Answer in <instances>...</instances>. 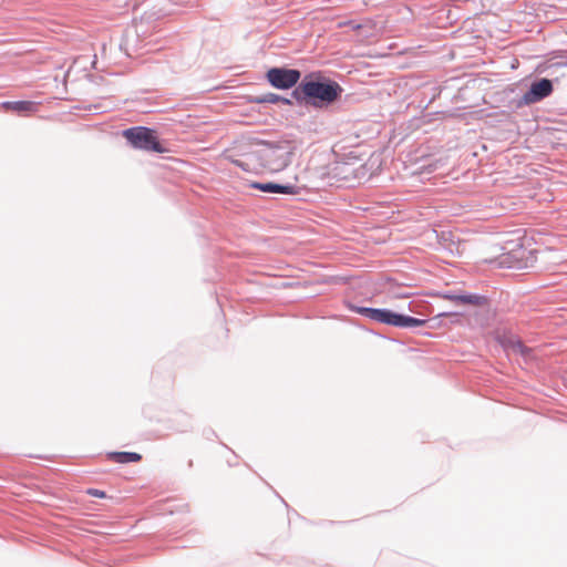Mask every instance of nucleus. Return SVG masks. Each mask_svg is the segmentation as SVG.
Returning a JSON list of instances; mask_svg holds the SVG:
<instances>
[{
	"mask_svg": "<svg viewBox=\"0 0 567 567\" xmlns=\"http://www.w3.org/2000/svg\"><path fill=\"white\" fill-rule=\"evenodd\" d=\"M297 146L291 141H281L276 144H262L255 148L249 142L237 141L223 151L220 156L244 172H256L259 168L271 173L284 171L292 159Z\"/></svg>",
	"mask_w": 567,
	"mask_h": 567,
	"instance_id": "nucleus-1",
	"label": "nucleus"
},
{
	"mask_svg": "<svg viewBox=\"0 0 567 567\" xmlns=\"http://www.w3.org/2000/svg\"><path fill=\"white\" fill-rule=\"evenodd\" d=\"M299 92L302 94V99L306 103L315 107H323L339 100L343 89L338 82L326 79L318 72L305 76L293 92L295 96H297Z\"/></svg>",
	"mask_w": 567,
	"mask_h": 567,
	"instance_id": "nucleus-2",
	"label": "nucleus"
},
{
	"mask_svg": "<svg viewBox=\"0 0 567 567\" xmlns=\"http://www.w3.org/2000/svg\"><path fill=\"white\" fill-rule=\"evenodd\" d=\"M357 311L374 321L394 327H422L427 322L423 319L398 315L385 309L358 308Z\"/></svg>",
	"mask_w": 567,
	"mask_h": 567,
	"instance_id": "nucleus-3",
	"label": "nucleus"
},
{
	"mask_svg": "<svg viewBox=\"0 0 567 567\" xmlns=\"http://www.w3.org/2000/svg\"><path fill=\"white\" fill-rule=\"evenodd\" d=\"M123 136L135 147L144 151L164 153L166 150L159 143L156 133L147 127L138 126L127 128Z\"/></svg>",
	"mask_w": 567,
	"mask_h": 567,
	"instance_id": "nucleus-4",
	"label": "nucleus"
},
{
	"mask_svg": "<svg viewBox=\"0 0 567 567\" xmlns=\"http://www.w3.org/2000/svg\"><path fill=\"white\" fill-rule=\"evenodd\" d=\"M300 76L301 73L298 70L285 68H272L266 73L269 83L280 90L291 89L298 83Z\"/></svg>",
	"mask_w": 567,
	"mask_h": 567,
	"instance_id": "nucleus-5",
	"label": "nucleus"
},
{
	"mask_svg": "<svg viewBox=\"0 0 567 567\" xmlns=\"http://www.w3.org/2000/svg\"><path fill=\"white\" fill-rule=\"evenodd\" d=\"M551 92V81L548 79H542L532 83L529 90L523 95V102L525 104H534L549 96Z\"/></svg>",
	"mask_w": 567,
	"mask_h": 567,
	"instance_id": "nucleus-6",
	"label": "nucleus"
},
{
	"mask_svg": "<svg viewBox=\"0 0 567 567\" xmlns=\"http://www.w3.org/2000/svg\"><path fill=\"white\" fill-rule=\"evenodd\" d=\"M40 103L34 101H12L2 102L0 110L4 112H13L18 115L28 116L39 111Z\"/></svg>",
	"mask_w": 567,
	"mask_h": 567,
	"instance_id": "nucleus-7",
	"label": "nucleus"
},
{
	"mask_svg": "<svg viewBox=\"0 0 567 567\" xmlns=\"http://www.w3.org/2000/svg\"><path fill=\"white\" fill-rule=\"evenodd\" d=\"M441 298L461 306H482L485 302L484 297L471 293H443Z\"/></svg>",
	"mask_w": 567,
	"mask_h": 567,
	"instance_id": "nucleus-8",
	"label": "nucleus"
},
{
	"mask_svg": "<svg viewBox=\"0 0 567 567\" xmlns=\"http://www.w3.org/2000/svg\"><path fill=\"white\" fill-rule=\"evenodd\" d=\"M252 188L264 193L293 194V186L277 183H254Z\"/></svg>",
	"mask_w": 567,
	"mask_h": 567,
	"instance_id": "nucleus-9",
	"label": "nucleus"
},
{
	"mask_svg": "<svg viewBox=\"0 0 567 567\" xmlns=\"http://www.w3.org/2000/svg\"><path fill=\"white\" fill-rule=\"evenodd\" d=\"M109 457L117 463H133L141 461L142 456L134 452H113L109 454Z\"/></svg>",
	"mask_w": 567,
	"mask_h": 567,
	"instance_id": "nucleus-10",
	"label": "nucleus"
},
{
	"mask_svg": "<svg viewBox=\"0 0 567 567\" xmlns=\"http://www.w3.org/2000/svg\"><path fill=\"white\" fill-rule=\"evenodd\" d=\"M505 347L511 348L515 352H519L522 354H525V347L519 340H512L508 342V344H505Z\"/></svg>",
	"mask_w": 567,
	"mask_h": 567,
	"instance_id": "nucleus-11",
	"label": "nucleus"
},
{
	"mask_svg": "<svg viewBox=\"0 0 567 567\" xmlns=\"http://www.w3.org/2000/svg\"><path fill=\"white\" fill-rule=\"evenodd\" d=\"M452 316H457L456 312H443V313H440L439 316H436L435 318L432 319L433 322H436L439 318L441 317H452ZM440 327V323H434L432 324V328H437Z\"/></svg>",
	"mask_w": 567,
	"mask_h": 567,
	"instance_id": "nucleus-12",
	"label": "nucleus"
},
{
	"mask_svg": "<svg viewBox=\"0 0 567 567\" xmlns=\"http://www.w3.org/2000/svg\"><path fill=\"white\" fill-rule=\"evenodd\" d=\"M267 101H268V102H271V103H276V102H279V101H284V102H286L287 104H289V103H290V101H289V100L281 99L280 96H278V95H276V94H270Z\"/></svg>",
	"mask_w": 567,
	"mask_h": 567,
	"instance_id": "nucleus-13",
	"label": "nucleus"
},
{
	"mask_svg": "<svg viewBox=\"0 0 567 567\" xmlns=\"http://www.w3.org/2000/svg\"><path fill=\"white\" fill-rule=\"evenodd\" d=\"M348 168L349 167L346 164H341L336 167V169L339 171V173L344 174V178H348Z\"/></svg>",
	"mask_w": 567,
	"mask_h": 567,
	"instance_id": "nucleus-14",
	"label": "nucleus"
},
{
	"mask_svg": "<svg viewBox=\"0 0 567 567\" xmlns=\"http://www.w3.org/2000/svg\"><path fill=\"white\" fill-rule=\"evenodd\" d=\"M89 494L96 496V497H104V495H105L104 492L99 491V489H89Z\"/></svg>",
	"mask_w": 567,
	"mask_h": 567,
	"instance_id": "nucleus-15",
	"label": "nucleus"
},
{
	"mask_svg": "<svg viewBox=\"0 0 567 567\" xmlns=\"http://www.w3.org/2000/svg\"><path fill=\"white\" fill-rule=\"evenodd\" d=\"M251 2H249V4L251 6H261L262 3L266 2V0H250Z\"/></svg>",
	"mask_w": 567,
	"mask_h": 567,
	"instance_id": "nucleus-16",
	"label": "nucleus"
}]
</instances>
